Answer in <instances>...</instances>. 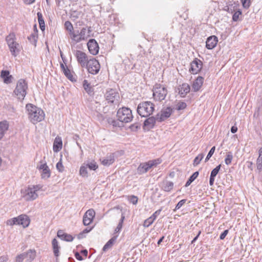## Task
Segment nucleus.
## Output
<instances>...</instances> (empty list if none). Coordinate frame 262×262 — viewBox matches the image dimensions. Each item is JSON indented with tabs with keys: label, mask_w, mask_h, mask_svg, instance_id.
I'll use <instances>...</instances> for the list:
<instances>
[{
	"label": "nucleus",
	"mask_w": 262,
	"mask_h": 262,
	"mask_svg": "<svg viewBox=\"0 0 262 262\" xmlns=\"http://www.w3.org/2000/svg\"><path fill=\"white\" fill-rule=\"evenodd\" d=\"M237 130V127L235 126H233L231 128V132L233 134L235 133Z\"/></svg>",
	"instance_id": "774afa93"
},
{
	"label": "nucleus",
	"mask_w": 262,
	"mask_h": 262,
	"mask_svg": "<svg viewBox=\"0 0 262 262\" xmlns=\"http://www.w3.org/2000/svg\"><path fill=\"white\" fill-rule=\"evenodd\" d=\"M1 77L3 79L4 82L6 84L10 83L13 78L12 76L10 75L9 72L6 70L2 71Z\"/></svg>",
	"instance_id": "5701e85b"
},
{
	"label": "nucleus",
	"mask_w": 262,
	"mask_h": 262,
	"mask_svg": "<svg viewBox=\"0 0 262 262\" xmlns=\"http://www.w3.org/2000/svg\"><path fill=\"white\" fill-rule=\"evenodd\" d=\"M115 243V242H114L113 239H110L103 246L102 251L106 252L111 249Z\"/></svg>",
	"instance_id": "e433bc0d"
},
{
	"label": "nucleus",
	"mask_w": 262,
	"mask_h": 262,
	"mask_svg": "<svg viewBox=\"0 0 262 262\" xmlns=\"http://www.w3.org/2000/svg\"><path fill=\"white\" fill-rule=\"evenodd\" d=\"M56 168L59 172H62L64 170V167L62 165L61 160L56 164Z\"/></svg>",
	"instance_id": "5fc2aeb1"
},
{
	"label": "nucleus",
	"mask_w": 262,
	"mask_h": 262,
	"mask_svg": "<svg viewBox=\"0 0 262 262\" xmlns=\"http://www.w3.org/2000/svg\"><path fill=\"white\" fill-rule=\"evenodd\" d=\"M37 168L41 171L42 169H45V168H48V166L46 162L40 161L39 165H37Z\"/></svg>",
	"instance_id": "13d9d810"
},
{
	"label": "nucleus",
	"mask_w": 262,
	"mask_h": 262,
	"mask_svg": "<svg viewBox=\"0 0 262 262\" xmlns=\"http://www.w3.org/2000/svg\"><path fill=\"white\" fill-rule=\"evenodd\" d=\"M52 245L53 247V252L54 254V255L56 257H58L59 256V249L60 248V247L58 245V242L57 241L56 238H54L52 241Z\"/></svg>",
	"instance_id": "7c9ffc66"
},
{
	"label": "nucleus",
	"mask_w": 262,
	"mask_h": 262,
	"mask_svg": "<svg viewBox=\"0 0 262 262\" xmlns=\"http://www.w3.org/2000/svg\"><path fill=\"white\" fill-rule=\"evenodd\" d=\"M64 27L68 31L69 35L74 31L73 26L70 21H66L64 23Z\"/></svg>",
	"instance_id": "4c0bfd02"
},
{
	"label": "nucleus",
	"mask_w": 262,
	"mask_h": 262,
	"mask_svg": "<svg viewBox=\"0 0 262 262\" xmlns=\"http://www.w3.org/2000/svg\"><path fill=\"white\" fill-rule=\"evenodd\" d=\"M15 40L16 37L14 33H10L6 37V41L10 51L14 57H16L19 53L21 49V46Z\"/></svg>",
	"instance_id": "20e7f679"
},
{
	"label": "nucleus",
	"mask_w": 262,
	"mask_h": 262,
	"mask_svg": "<svg viewBox=\"0 0 262 262\" xmlns=\"http://www.w3.org/2000/svg\"><path fill=\"white\" fill-rule=\"evenodd\" d=\"M202 68V62L198 58H195L190 63L189 71L191 74L198 73Z\"/></svg>",
	"instance_id": "ddd939ff"
},
{
	"label": "nucleus",
	"mask_w": 262,
	"mask_h": 262,
	"mask_svg": "<svg viewBox=\"0 0 262 262\" xmlns=\"http://www.w3.org/2000/svg\"><path fill=\"white\" fill-rule=\"evenodd\" d=\"M172 112V110L170 107H167L165 108L162 109L160 115V117H157V119L159 122H162L165 119L169 118Z\"/></svg>",
	"instance_id": "dca6fc26"
},
{
	"label": "nucleus",
	"mask_w": 262,
	"mask_h": 262,
	"mask_svg": "<svg viewBox=\"0 0 262 262\" xmlns=\"http://www.w3.org/2000/svg\"><path fill=\"white\" fill-rule=\"evenodd\" d=\"M83 86L86 93L90 96L93 95V88L91 86L88 80H84L83 82Z\"/></svg>",
	"instance_id": "2f4dec72"
},
{
	"label": "nucleus",
	"mask_w": 262,
	"mask_h": 262,
	"mask_svg": "<svg viewBox=\"0 0 262 262\" xmlns=\"http://www.w3.org/2000/svg\"><path fill=\"white\" fill-rule=\"evenodd\" d=\"M9 127V123L8 121L5 120L0 122V140L4 137Z\"/></svg>",
	"instance_id": "412c9836"
},
{
	"label": "nucleus",
	"mask_w": 262,
	"mask_h": 262,
	"mask_svg": "<svg viewBox=\"0 0 262 262\" xmlns=\"http://www.w3.org/2000/svg\"><path fill=\"white\" fill-rule=\"evenodd\" d=\"M85 67L90 73L94 75L99 72L100 66L97 60L92 58L89 60Z\"/></svg>",
	"instance_id": "f8f14e48"
},
{
	"label": "nucleus",
	"mask_w": 262,
	"mask_h": 262,
	"mask_svg": "<svg viewBox=\"0 0 262 262\" xmlns=\"http://www.w3.org/2000/svg\"><path fill=\"white\" fill-rule=\"evenodd\" d=\"M242 15V11L239 10L234 12L232 16V19L234 21L238 20L239 15Z\"/></svg>",
	"instance_id": "49530a36"
},
{
	"label": "nucleus",
	"mask_w": 262,
	"mask_h": 262,
	"mask_svg": "<svg viewBox=\"0 0 262 262\" xmlns=\"http://www.w3.org/2000/svg\"><path fill=\"white\" fill-rule=\"evenodd\" d=\"M178 93L181 97H185L190 92V87L187 83H184L180 85L178 88Z\"/></svg>",
	"instance_id": "f3484780"
},
{
	"label": "nucleus",
	"mask_w": 262,
	"mask_h": 262,
	"mask_svg": "<svg viewBox=\"0 0 262 262\" xmlns=\"http://www.w3.org/2000/svg\"><path fill=\"white\" fill-rule=\"evenodd\" d=\"M24 259L23 256L19 254L16 257V262H23Z\"/></svg>",
	"instance_id": "e2e57ef3"
},
{
	"label": "nucleus",
	"mask_w": 262,
	"mask_h": 262,
	"mask_svg": "<svg viewBox=\"0 0 262 262\" xmlns=\"http://www.w3.org/2000/svg\"><path fill=\"white\" fill-rule=\"evenodd\" d=\"M8 258L6 256H1L0 257V262H7Z\"/></svg>",
	"instance_id": "338daca9"
},
{
	"label": "nucleus",
	"mask_w": 262,
	"mask_h": 262,
	"mask_svg": "<svg viewBox=\"0 0 262 262\" xmlns=\"http://www.w3.org/2000/svg\"><path fill=\"white\" fill-rule=\"evenodd\" d=\"M41 178L43 179H47L50 178L51 176L50 170L48 166V168H45L40 171Z\"/></svg>",
	"instance_id": "473e14b6"
},
{
	"label": "nucleus",
	"mask_w": 262,
	"mask_h": 262,
	"mask_svg": "<svg viewBox=\"0 0 262 262\" xmlns=\"http://www.w3.org/2000/svg\"><path fill=\"white\" fill-rule=\"evenodd\" d=\"M74 54L76 58L78 63L82 68H85L88 64L89 59L87 54L80 50H76L74 52Z\"/></svg>",
	"instance_id": "9b49d317"
},
{
	"label": "nucleus",
	"mask_w": 262,
	"mask_h": 262,
	"mask_svg": "<svg viewBox=\"0 0 262 262\" xmlns=\"http://www.w3.org/2000/svg\"><path fill=\"white\" fill-rule=\"evenodd\" d=\"M173 187V183L171 181H165L163 182L162 189L167 192L171 191Z\"/></svg>",
	"instance_id": "c756f323"
},
{
	"label": "nucleus",
	"mask_w": 262,
	"mask_h": 262,
	"mask_svg": "<svg viewBox=\"0 0 262 262\" xmlns=\"http://www.w3.org/2000/svg\"><path fill=\"white\" fill-rule=\"evenodd\" d=\"M153 97L155 100L162 101L167 94V89L160 84H156L153 88Z\"/></svg>",
	"instance_id": "1a4fd4ad"
},
{
	"label": "nucleus",
	"mask_w": 262,
	"mask_h": 262,
	"mask_svg": "<svg viewBox=\"0 0 262 262\" xmlns=\"http://www.w3.org/2000/svg\"><path fill=\"white\" fill-rule=\"evenodd\" d=\"M26 108L28 112L29 119L33 124H36L44 119L45 113L41 108L32 104H27Z\"/></svg>",
	"instance_id": "f257e3e1"
},
{
	"label": "nucleus",
	"mask_w": 262,
	"mask_h": 262,
	"mask_svg": "<svg viewBox=\"0 0 262 262\" xmlns=\"http://www.w3.org/2000/svg\"><path fill=\"white\" fill-rule=\"evenodd\" d=\"M203 158L204 155L203 154H200L198 155L193 160V165L195 166L199 165Z\"/></svg>",
	"instance_id": "a19ab883"
},
{
	"label": "nucleus",
	"mask_w": 262,
	"mask_h": 262,
	"mask_svg": "<svg viewBox=\"0 0 262 262\" xmlns=\"http://www.w3.org/2000/svg\"><path fill=\"white\" fill-rule=\"evenodd\" d=\"M75 257L79 260H82L83 259L82 257L80 255V253L78 252H76L75 253Z\"/></svg>",
	"instance_id": "69168bd1"
},
{
	"label": "nucleus",
	"mask_w": 262,
	"mask_h": 262,
	"mask_svg": "<svg viewBox=\"0 0 262 262\" xmlns=\"http://www.w3.org/2000/svg\"><path fill=\"white\" fill-rule=\"evenodd\" d=\"M215 146H213L211 148V149L209 151V152L205 159V162H207L212 157V156L213 155V154H214V152L215 151Z\"/></svg>",
	"instance_id": "603ef678"
},
{
	"label": "nucleus",
	"mask_w": 262,
	"mask_h": 262,
	"mask_svg": "<svg viewBox=\"0 0 262 262\" xmlns=\"http://www.w3.org/2000/svg\"><path fill=\"white\" fill-rule=\"evenodd\" d=\"M221 165L220 164L211 171L210 176V180H209V185L211 186L213 185L215 177L217 174V173L221 168Z\"/></svg>",
	"instance_id": "393cba45"
},
{
	"label": "nucleus",
	"mask_w": 262,
	"mask_h": 262,
	"mask_svg": "<svg viewBox=\"0 0 262 262\" xmlns=\"http://www.w3.org/2000/svg\"><path fill=\"white\" fill-rule=\"evenodd\" d=\"M57 234L61 239L67 242H72L74 239V237L72 235L64 233L63 230H58Z\"/></svg>",
	"instance_id": "4be33fe9"
},
{
	"label": "nucleus",
	"mask_w": 262,
	"mask_h": 262,
	"mask_svg": "<svg viewBox=\"0 0 262 262\" xmlns=\"http://www.w3.org/2000/svg\"><path fill=\"white\" fill-rule=\"evenodd\" d=\"M256 165L258 170H262V147L259 150V156L257 159Z\"/></svg>",
	"instance_id": "72a5a7b5"
},
{
	"label": "nucleus",
	"mask_w": 262,
	"mask_h": 262,
	"mask_svg": "<svg viewBox=\"0 0 262 262\" xmlns=\"http://www.w3.org/2000/svg\"><path fill=\"white\" fill-rule=\"evenodd\" d=\"M70 38L75 43L80 42V32L79 31H73L70 34Z\"/></svg>",
	"instance_id": "c85d7f7f"
},
{
	"label": "nucleus",
	"mask_w": 262,
	"mask_h": 262,
	"mask_svg": "<svg viewBox=\"0 0 262 262\" xmlns=\"http://www.w3.org/2000/svg\"><path fill=\"white\" fill-rule=\"evenodd\" d=\"M155 123L156 118L154 117H150L145 120L144 125L145 126L147 127L148 128H151L154 127Z\"/></svg>",
	"instance_id": "bb28decb"
},
{
	"label": "nucleus",
	"mask_w": 262,
	"mask_h": 262,
	"mask_svg": "<svg viewBox=\"0 0 262 262\" xmlns=\"http://www.w3.org/2000/svg\"><path fill=\"white\" fill-rule=\"evenodd\" d=\"M63 73L65 75V76L71 81L74 80L73 76L68 68H66L64 70H63Z\"/></svg>",
	"instance_id": "ea45409f"
},
{
	"label": "nucleus",
	"mask_w": 262,
	"mask_h": 262,
	"mask_svg": "<svg viewBox=\"0 0 262 262\" xmlns=\"http://www.w3.org/2000/svg\"><path fill=\"white\" fill-rule=\"evenodd\" d=\"M186 202V200L183 199L181 200L177 204L174 211L179 209Z\"/></svg>",
	"instance_id": "6e6d98bb"
},
{
	"label": "nucleus",
	"mask_w": 262,
	"mask_h": 262,
	"mask_svg": "<svg viewBox=\"0 0 262 262\" xmlns=\"http://www.w3.org/2000/svg\"><path fill=\"white\" fill-rule=\"evenodd\" d=\"M129 128L132 130L136 131L140 128V126L137 124H133L130 126Z\"/></svg>",
	"instance_id": "680f3d73"
},
{
	"label": "nucleus",
	"mask_w": 262,
	"mask_h": 262,
	"mask_svg": "<svg viewBox=\"0 0 262 262\" xmlns=\"http://www.w3.org/2000/svg\"><path fill=\"white\" fill-rule=\"evenodd\" d=\"M105 97L108 103L118 105L120 100L119 94L115 90L112 89L107 90Z\"/></svg>",
	"instance_id": "9d476101"
},
{
	"label": "nucleus",
	"mask_w": 262,
	"mask_h": 262,
	"mask_svg": "<svg viewBox=\"0 0 262 262\" xmlns=\"http://www.w3.org/2000/svg\"><path fill=\"white\" fill-rule=\"evenodd\" d=\"M125 219V216L123 213L121 214V217L119 221V222L116 228V229H121L122 228V223L124 221V220Z\"/></svg>",
	"instance_id": "864d4df0"
},
{
	"label": "nucleus",
	"mask_w": 262,
	"mask_h": 262,
	"mask_svg": "<svg viewBox=\"0 0 262 262\" xmlns=\"http://www.w3.org/2000/svg\"><path fill=\"white\" fill-rule=\"evenodd\" d=\"M218 42L217 37L214 35L209 37L206 42V47L208 49H213Z\"/></svg>",
	"instance_id": "a211bd4d"
},
{
	"label": "nucleus",
	"mask_w": 262,
	"mask_h": 262,
	"mask_svg": "<svg viewBox=\"0 0 262 262\" xmlns=\"http://www.w3.org/2000/svg\"><path fill=\"white\" fill-rule=\"evenodd\" d=\"M243 6L245 8H248L250 6V0H241Z\"/></svg>",
	"instance_id": "bf43d9fd"
},
{
	"label": "nucleus",
	"mask_w": 262,
	"mask_h": 262,
	"mask_svg": "<svg viewBox=\"0 0 262 262\" xmlns=\"http://www.w3.org/2000/svg\"><path fill=\"white\" fill-rule=\"evenodd\" d=\"M108 123L110 124L113 126L114 127H120V121L118 120L114 119L113 118H109L107 120Z\"/></svg>",
	"instance_id": "58836bf2"
},
{
	"label": "nucleus",
	"mask_w": 262,
	"mask_h": 262,
	"mask_svg": "<svg viewBox=\"0 0 262 262\" xmlns=\"http://www.w3.org/2000/svg\"><path fill=\"white\" fill-rule=\"evenodd\" d=\"M37 16L39 24H45L44 19L42 17V15L41 13L40 12H38L37 13Z\"/></svg>",
	"instance_id": "4d7b16f0"
},
{
	"label": "nucleus",
	"mask_w": 262,
	"mask_h": 262,
	"mask_svg": "<svg viewBox=\"0 0 262 262\" xmlns=\"http://www.w3.org/2000/svg\"><path fill=\"white\" fill-rule=\"evenodd\" d=\"M119 121L121 122H130L133 118L132 111L128 107H123L119 108L117 113Z\"/></svg>",
	"instance_id": "423d86ee"
},
{
	"label": "nucleus",
	"mask_w": 262,
	"mask_h": 262,
	"mask_svg": "<svg viewBox=\"0 0 262 262\" xmlns=\"http://www.w3.org/2000/svg\"><path fill=\"white\" fill-rule=\"evenodd\" d=\"M37 31H35L34 33L32 34L31 35L28 37V39L29 40H30V42L34 43L35 44L36 42L37 41Z\"/></svg>",
	"instance_id": "37998d69"
},
{
	"label": "nucleus",
	"mask_w": 262,
	"mask_h": 262,
	"mask_svg": "<svg viewBox=\"0 0 262 262\" xmlns=\"http://www.w3.org/2000/svg\"><path fill=\"white\" fill-rule=\"evenodd\" d=\"M161 210V209L157 210L154 213L152 214L151 217L155 220L157 217V216L160 214Z\"/></svg>",
	"instance_id": "052dcab7"
},
{
	"label": "nucleus",
	"mask_w": 262,
	"mask_h": 262,
	"mask_svg": "<svg viewBox=\"0 0 262 262\" xmlns=\"http://www.w3.org/2000/svg\"><path fill=\"white\" fill-rule=\"evenodd\" d=\"M42 187L43 186L40 184L29 185L21 190V196L27 201H34L38 198V192L42 190Z\"/></svg>",
	"instance_id": "f03ea898"
},
{
	"label": "nucleus",
	"mask_w": 262,
	"mask_h": 262,
	"mask_svg": "<svg viewBox=\"0 0 262 262\" xmlns=\"http://www.w3.org/2000/svg\"><path fill=\"white\" fill-rule=\"evenodd\" d=\"M27 261H32L36 257V251L34 249H30L26 252Z\"/></svg>",
	"instance_id": "cd10ccee"
},
{
	"label": "nucleus",
	"mask_w": 262,
	"mask_h": 262,
	"mask_svg": "<svg viewBox=\"0 0 262 262\" xmlns=\"http://www.w3.org/2000/svg\"><path fill=\"white\" fill-rule=\"evenodd\" d=\"M233 159V155L231 152H228L226 154V157L225 159V162L226 165H228L231 164Z\"/></svg>",
	"instance_id": "79ce46f5"
},
{
	"label": "nucleus",
	"mask_w": 262,
	"mask_h": 262,
	"mask_svg": "<svg viewBox=\"0 0 262 262\" xmlns=\"http://www.w3.org/2000/svg\"><path fill=\"white\" fill-rule=\"evenodd\" d=\"M162 160L160 159H157L152 160H149L147 162L140 163L137 168V171L139 174H142L147 172L151 168L156 167L157 165L160 164Z\"/></svg>",
	"instance_id": "0eeeda50"
},
{
	"label": "nucleus",
	"mask_w": 262,
	"mask_h": 262,
	"mask_svg": "<svg viewBox=\"0 0 262 262\" xmlns=\"http://www.w3.org/2000/svg\"><path fill=\"white\" fill-rule=\"evenodd\" d=\"M8 225H20L23 228L27 227L30 223L29 217L26 214H21L16 217H14L7 221Z\"/></svg>",
	"instance_id": "6e6552de"
},
{
	"label": "nucleus",
	"mask_w": 262,
	"mask_h": 262,
	"mask_svg": "<svg viewBox=\"0 0 262 262\" xmlns=\"http://www.w3.org/2000/svg\"><path fill=\"white\" fill-rule=\"evenodd\" d=\"M120 230H114V232L112 233V238L111 239H113L114 242L116 243L117 238L118 237L120 234Z\"/></svg>",
	"instance_id": "09e8293b"
},
{
	"label": "nucleus",
	"mask_w": 262,
	"mask_h": 262,
	"mask_svg": "<svg viewBox=\"0 0 262 262\" xmlns=\"http://www.w3.org/2000/svg\"><path fill=\"white\" fill-rule=\"evenodd\" d=\"M138 198L135 195H130L128 196V201L134 205H136L138 202Z\"/></svg>",
	"instance_id": "3c124183"
},
{
	"label": "nucleus",
	"mask_w": 262,
	"mask_h": 262,
	"mask_svg": "<svg viewBox=\"0 0 262 262\" xmlns=\"http://www.w3.org/2000/svg\"><path fill=\"white\" fill-rule=\"evenodd\" d=\"M155 110V105L150 101L140 103L137 107V113L142 117L147 118L152 114Z\"/></svg>",
	"instance_id": "7ed1b4c3"
},
{
	"label": "nucleus",
	"mask_w": 262,
	"mask_h": 262,
	"mask_svg": "<svg viewBox=\"0 0 262 262\" xmlns=\"http://www.w3.org/2000/svg\"><path fill=\"white\" fill-rule=\"evenodd\" d=\"M92 32L91 27H84L80 31V41L82 40H86L89 37H90V33Z\"/></svg>",
	"instance_id": "6ab92c4d"
},
{
	"label": "nucleus",
	"mask_w": 262,
	"mask_h": 262,
	"mask_svg": "<svg viewBox=\"0 0 262 262\" xmlns=\"http://www.w3.org/2000/svg\"><path fill=\"white\" fill-rule=\"evenodd\" d=\"M187 106V104L185 102L180 101L177 105V109L178 110H182L185 109Z\"/></svg>",
	"instance_id": "de8ad7c7"
},
{
	"label": "nucleus",
	"mask_w": 262,
	"mask_h": 262,
	"mask_svg": "<svg viewBox=\"0 0 262 262\" xmlns=\"http://www.w3.org/2000/svg\"><path fill=\"white\" fill-rule=\"evenodd\" d=\"M204 82V78L202 76H199L193 81L192 84V88L194 92L199 91L202 87Z\"/></svg>",
	"instance_id": "aec40b11"
},
{
	"label": "nucleus",
	"mask_w": 262,
	"mask_h": 262,
	"mask_svg": "<svg viewBox=\"0 0 262 262\" xmlns=\"http://www.w3.org/2000/svg\"><path fill=\"white\" fill-rule=\"evenodd\" d=\"M86 166L90 169V170H95L96 169L98 168V165L97 164L96 162L93 161L92 162L89 163Z\"/></svg>",
	"instance_id": "a18cd8bd"
},
{
	"label": "nucleus",
	"mask_w": 262,
	"mask_h": 262,
	"mask_svg": "<svg viewBox=\"0 0 262 262\" xmlns=\"http://www.w3.org/2000/svg\"><path fill=\"white\" fill-rule=\"evenodd\" d=\"M100 161L101 162L102 164L104 166H109L112 163H114V156L113 154H110L108 156H107L106 157L100 159Z\"/></svg>",
	"instance_id": "b1692460"
},
{
	"label": "nucleus",
	"mask_w": 262,
	"mask_h": 262,
	"mask_svg": "<svg viewBox=\"0 0 262 262\" xmlns=\"http://www.w3.org/2000/svg\"><path fill=\"white\" fill-rule=\"evenodd\" d=\"M62 147V142L61 138L59 137H56L54 140L53 143V150L55 152L59 151Z\"/></svg>",
	"instance_id": "a878e982"
},
{
	"label": "nucleus",
	"mask_w": 262,
	"mask_h": 262,
	"mask_svg": "<svg viewBox=\"0 0 262 262\" xmlns=\"http://www.w3.org/2000/svg\"><path fill=\"white\" fill-rule=\"evenodd\" d=\"M79 174L82 177H88V167L86 165L81 166L79 170Z\"/></svg>",
	"instance_id": "f704fd0d"
},
{
	"label": "nucleus",
	"mask_w": 262,
	"mask_h": 262,
	"mask_svg": "<svg viewBox=\"0 0 262 262\" xmlns=\"http://www.w3.org/2000/svg\"><path fill=\"white\" fill-rule=\"evenodd\" d=\"M91 231V230H83L82 232L77 235V238L81 239L85 238L87 234Z\"/></svg>",
	"instance_id": "c03bdc74"
},
{
	"label": "nucleus",
	"mask_w": 262,
	"mask_h": 262,
	"mask_svg": "<svg viewBox=\"0 0 262 262\" xmlns=\"http://www.w3.org/2000/svg\"><path fill=\"white\" fill-rule=\"evenodd\" d=\"M154 221V220L150 216L148 217L147 219H146L144 222L143 226L144 227H148L149 225H150Z\"/></svg>",
	"instance_id": "8fccbe9b"
},
{
	"label": "nucleus",
	"mask_w": 262,
	"mask_h": 262,
	"mask_svg": "<svg viewBox=\"0 0 262 262\" xmlns=\"http://www.w3.org/2000/svg\"><path fill=\"white\" fill-rule=\"evenodd\" d=\"M27 82L24 79H20L17 82L14 93L19 100H23L27 94Z\"/></svg>",
	"instance_id": "39448f33"
},
{
	"label": "nucleus",
	"mask_w": 262,
	"mask_h": 262,
	"mask_svg": "<svg viewBox=\"0 0 262 262\" xmlns=\"http://www.w3.org/2000/svg\"><path fill=\"white\" fill-rule=\"evenodd\" d=\"M95 215L94 209L88 210L83 216V223L85 226L89 225L93 221Z\"/></svg>",
	"instance_id": "4468645a"
},
{
	"label": "nucleus",
	"mask_w": 262,
	"mask_h": 262,
	"mask_svg": "<svg viewBox=\"0 0 262 262\" xmlns=\"http://www.w3.org/2000/svg\"><path fill=\"white\" fill-rule=\"evenodd\" d=\"M199 176V172L196 171L194 172L188 179L187 181L186 182L185 184V187H188L189 186L191 183L194 181V180L198 177Z\"/></svg>",
	"instance_id": "c9c22d12"
},
{
	"label": "nucleus",
	"mask_w": 262,
	"mask_h": 262,
	"mask_svg": "<svg viewBox=\"0 0 262 262\" xmlns=\"http://www.w3.org/2000/svg\"><path fill=\"white\" fill-rule=\"evenodd\" d=\"M87 46L89 51L91 54L96 55L98 53L99 47L95 39H90L87 43Z\"/></svg>",
	"instance_id": "2eb2a0df"
},
{
	"label": "nucleus",
	"mask_w": 262,
	"mask_h": 262,
	"mask_svg": "<svg viewBox=\"0 0 262 262\" xmlns=\"http://www.w3.org/2000/svg\"><path fill=\"white\" fill-rule=\"evenodd\" d=\"M229 230H224V231L220 235V238L221 239H223L225 238L226 236L228 233Z\"/></svg>",
	"instance_id": "0e129e2a"
}]
</instances>
